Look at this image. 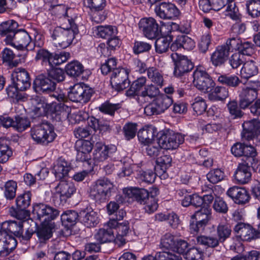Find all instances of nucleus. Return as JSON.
<instances>
[{"mask_svg": "<svg viewBox=\"0 0 260 260\" xmlns=\"http://www.w3.org/2000/svg\"><path fill=\"white\" fill-rule=\"evenodd\" d=\"M32 213L42 222H47L55 219L60 214L56 208L49 205L39 203L33 206Z\"/></svg>", "mask_w": 260, "mask_h": 260, "instance_id": "7", "label": "nucleus"}, {"mask_svg": "<svg viewBox=\"0 0 260 260\" xmlns=\"http://www.w3.org/2000/svg\"><path fill=\"white\" fill-rule=\"evenodd\" d=\"M211 43V36L209 33H205L201 37L198 43L199 50L205 53L209 49Z\"/></svg>", "mask_w": 260, "mask_h": 260, "instance_id": "63", "label": "nucleus"}, {"mask_svg": "<svg viewBox=\"0 0 260 260\" xmlns=\"http://www.w3.org/2000/svg\"><path fill=\"white\" fill-rule=\"evenodd\" d=\"M120 108L119 104H114L107 102L99 107V110L105 114L114 116L115 112Z\"/></svg>", "mask_w": 260, "mask_h": 260, "instance_id": "62", "label": "nucleus"}, {"mask_svg": "<svg viewBox=\"0 0 260 260\" xmlns=\"http://www.w3.org/2000/svg\"><path fill=\"white\" fill-rule=\"evenodd\" d=\"M79 218L88 228L94 226L99 223L97 214L91 208H87L81 211L79 213Z\"/></svg>", "mask_w": 260, "mask_h": 260, "instance_id": "29", "label": "nucleus"}, {"mask_svg": "<svg viewBox=\"0 0 260 260\" xmlns=\"http://www.w3.org/2000/svg\"><path fill=\"white\" fill-rule=\"evenodd\" d=\"M23 221H7L4 222L1 225V230L7 234H13L18 237L23 229Z\"/></svg>", "mask_w": 260, "mask_h": 260, "instance_id": "31", "label": "nucleus"}, {"mask_svg": "<svg viewBox=\"0 0 260 260\" xmlns=\"http://www.w3.org/2000/svg\"><path fill=\"white\" fill-rule=\"evenodd\" d=\"M31 194L30 191L25 192L19 195L16 199V204L17 208L26 209L30 204Z\"/></svg>", "mask_w": 260, "mask_h": 260, "instance_id": "54", "label": "nucleus"}, {"mask_svg": "<svg viewBox=\"0 0 260 260\" xmlns=\"http://www.w3.org/2000/svg\"><path fill=\"white\" fill-rule=\"evenodd\" d=\"M147 74L148 78L150 79L152 82L156 84L158 86H162L164 82L163 76L157 69L154 67L149 68L147 70Z\"/></svg>", "mask_w": 260, "mask_h": 260, "instance_id": "51", "label": "nucleus"}, {"mask_svg": "<svg viewBox=\"0 0 260 260\" xmlns=\"http://www.w3.org/2000/svg\"><path fill=\"white\" fill-rule=\"evenodd\" d=\"M73 25L72 29L62 27H56L54 29L51 37L56 45L66 48L73 43L76 36L79 33L78 25Z\"/></svg>", "mask_w": 260, "mask_h": 260, "instance_id": "2", "label": "nucleus"}, {"mask_svg": "<svg viewBox=\"0 0 260 260\" xmlns=\"http://www.w3.org/2000/svg\"><path fill=\"white\" fill-rule=\"evenodd\" d=\"M146 82V78L144 77H140L134 81L131 85L130 88L126 91V94L127 96L133 97L137 96L138 97L141 93V90L145 86Z\"/></svg>", "mask_w": 260, "mask_h": 260, "instance_id": "36", "label": "nucleus"}, {"mask_svg": "<svg viewBox=\"0 0 260 260\" xmlns=\"http://www.w3.org/2000/svg\"><path fill=\"white\" fill-rule=\"evenodd\" d=\"M113 183L107 178L97 180L91 187L90 197L95 202H105L111 194Z\"/></svg>", "mask_w": 260, "mask_h": 260, "instance_id": "3", "label": "nucleus"}, {"mask_svg": "<svg viewBox=\"0 0 260 260\" xmlns=\"http://www.w3.org/2000/svg\"><path fill=\"white\" fill-rule=\"evenodd\" d=\"M191 218H196L197 220L207 225L211 218V209L209 207H203L191 216Z\"/></svg>", "mask_w": 260, "mask_h": 260, "instance_id": "50", "label": "nucleus"}, {"mask_svg": "<svg viewBox=\"0 0 260 260\" xmlns=\"http://www.w3.org/2000/svg\"><path fill=\"white\" fill-rule=\"evenodd\" d=\"M139 27L145 37L153 39L161 32V28L156 20L152 17L142 18L139 23Z\"/></svg>", "mask_w": 260, "mask_h": 260, "instance_id": "10", "label": "nucleus"}, {"mask_svg": "<svg viewBox=\"0 0 260 260\" xmlns=\"http://www.w3.org/2000/svg\"><path fill=\"white\" fill-rule=\"evenodd\" d=\"M158 145L166 150L175 149L184 141V136L172 131H160L158 133Z\"/></svg>", "mask_w": 260, "mask_h": 260, "instance_id": "4", "label": "nucleus"}, {"mask_svg": "<svg viewBox=\"0 0 260 260\" xmlns=\"http://www.w3.org/2000/svg\"><path fill=\"white\" fill-rule=\"evenodd\" d=\"M258 72V66L256 63L252 60L246 61L240 71L241 77L245 79L257 75Z\"/></svg>", "mask_w": 260, "mask_h": 260, "instance_id": "34", "label": "nucleus"}, {"mask_svg": "<svg viewBox=\"0 0 260 260\" xmlns=\"http://www.w3.org/2000/svg\"><path fill=\"white\" fill-rule=\"evenodd\" d=\"M47 70V75L49 77L54 81L59 82L64 80L65 78V74L63 70L60 68H55V67L51 68H46Z\"/></svg>", "mask_w": 260, "mask_h": 260, "instance_id": "57", "label": "nucleus"}, {"mask_svg": "<svg viewBox=\"0 0 260 260\" xmlns=\"http://www.w3.org/2000/svg\"><path fill=\"white\" fill-rule=\"evenodd\" d=\"M96 149L94 153V158L100 161L106 160L111 154L116 151L114 145H105L100 143L96 144Z\"/></svg>", "mask_w": 260, "mask_h": 260, "instance_id": "30", "label": "nucleus"}, {"mask_svg": "<svg viewBox=\"0 0 260 260\" xmlns=\"http://www.w3.org/2000/svg\"><path fill=\"white\" fill-rule=\"evenodd\" d=\"M125 198L121 195H117L116 197V201H111L107 205V212L109 215L116 213L118 214L119 205L125 201Z\"/></svg>", "mask_w": 260, "mask_h": 260, "instance_id": "55", "label": "nucleus"}, {"mask_svg": "<svg viewBox=\"0 0 260 260\" xmlns=\"http://www.w3.org/2000/svg\"><path fill=\"white\" fill-rule=\"evenodd\" d=\"M67 74L71 77L80 76L84 71L83 65L77 61H74L68 63L66 67Z\"/></svg>", "mask_w": 260, "mask_h": 260, "instance_id": "42", "label": "nucleus"}, {"mask_svg": "<svg viewBox=\"0 0 260 260\" xmlns=\"http://www.w3.org/2000/svg\"><path fill=\"white\" fill-rule=\"evenodd\" d=\"M203 252L199 248L193 247L186 251L185 258L186 260H204Z\"/></svg>", "mask_w": 260, "mask_h": 260, "instance_id": "61", "label": "nucleus"}, {"mask_svg": "<svg viewBox=\"0 0 260 260\" xmlns=\"http://www.w3.org/2000/svg\"><path fill=\"white\" fill-rule=\"evenodd\" d=\"M224 178V172L219 169L212 170L207 174V179L213 184L222 181Z\"/></svg>", "mask_w": 260, "mask_h": 260, "instance_id": "60", "label": "nucleus"}, {"mask_svg": "<svg viewBox=\"0 0 260 260\" xmlns=\"http://www.w3.org/2000/svg\"><path fill=\"white\" fill-rule=\"evenodd\" d=\"M70 56V53L65 51L59 53H52L50 68H54L67 61Z\"/></svg>", "mask_w": 260, "mask_h": 260, "instance_id": "56", "label": "nucleus"}, {"mask_svg": "<svg viewBox=\"0 0 260 260\" xmlns=\"http://www.w3.org/2000/svg\"><path fill=\"white\" fill-rule=\"evenodd\" d=\"M78 217H79V214L77 212L69 210L61 215V220L65 226H70L76 223Z\"/></svg>", "mask_w": 260, "mask_h": 260, "instance_id": "49", "label": "nucleus"}, {"mask_svg": "<svg viewBox=\"0 0 260 260\" xmlns=\"http://www.w3.org/2000/svg\"><path fill=\"white\" fill-rule=\"evenodd\" d=\"M107 229H101L95 234L94 238L101 244L110 242L115 240L114 232L112 228L106 225Z\"/></svg>", "mask_w": 260, "mask_h": 260, "instance_id": "33", "label": "nucleus"}, {"mask_svg": "<svg viewBox=\"0 0 260 260\" xmlns=\"http://www.w3.org/2000/svg\"><path fill=\"white\" fill-rule=\"evenodd\" d=\"M94 91L84 83L76 84L70 88L68 98L73 102L85 104L88 102Z\"/></svg>", "mask_w": 260, "mask_h": 260, "instance_id": "6", "label": "nucleus"}, {"mask_svg": "<svg viewBox=\"0 0 260 260\" xmlns=\"http://www.w3.org/2000/svg\"><path fill=\"white\" fill-rule=\"evenodd\" d=\"M248 13L252 17H257L260 15V1L251 0L247 4Z\"/></svg>", "mask_w": 260, "mask_h": 260, "instance_id": "64", "label": "nucleus"}, {"mask_svg": "<svg viewBox=\"0 0 260 260\" xmlns=\"http://www.w3.org/2000/svg\"><path fill=\"white\" fill-rule=\"evenodd\" d=\"M191 106L197 115L202 114L207 109V104L205 100L200 96L196 97L194 99Z\"/></svg>", "mask_w": 260, "mask_h": 260, "instance_id": "59", "label": "nucleus"}, {"mask_svg": "<svg viewBox=\"0 0 260 260\" xmlns=\"http://www.w3.org/2000/svg\"><path fill=\"white\" fill-rule=\"evenodd\" d=\"M172 103V99L168 95L165 94L158 95L145 107L144 113L149 116L160 114L167 110Z\"/></svg>", "mask_w": 260, "mask_h": 260, "instance_id": "5", "label": "nucleus"}, {"mask_svg": "<svg viewBox=\"0 0 260 260\" xmlns=\"http://www.w3.org/2000/svg\"><path fill=\"white\" fill-rule=\"evenodd\" d=\"M243 156L246 158L244 162L256 165L257 160H256L254 158L256 155L255 148L251 145H247L244 143H243Z\"/></svg>", "mask_w": 260, "mask_h": 260, "instance_id": "48", "label": "nucleus"}, {"mask_svg": "<svg viewBox=\"0 0 260 260\" xmlns=\"http://www.w3.org/2000/svg\"><path fill=\"white\" fill-rule=\"evenodd\" d=\"M33 88L37 92L49 93L56 88V83L47 74L38 75L34 81Z\"/></svg>", "mask_w": 260, "mask_h": 260, "instance_id": "12", "label": "nucleus"}, {"mask_svg": "<svg viewBox=\"0 0 260 260\" xmlns=\"http://www.w3.org/2000/svg\"><path fill=\"white\" fill-rule=\"evenodd\" d=\"M123 193L127 201H136L140 204L146 203L151 197L146 189L138 187L125 188L123 189Z\"/></svg>", "mask_w": 260, "mask_h": 260, "instance_id": "18", "label": "nucleus"}, {"mask_svg": "<svg viewBox=\"0 0 260 260\" xmlns=\"http://www.w3.org/2000/svg\"><path fill=\"white\" fill-rule=\"evenodd\" d=\"M30 125V122L27 118L19 116L15 117V120L9 116H0V127H13L18 132H23Z\"/></svg>", "mask_w": 260, "mask_h": 260, "instance_id": "13", "label": "nucleus"}, {"mask_svg": "<svg viewBox=\"0 0 260 260\" xmlns=\"http://www.w3.org/2000/svg\"><path fill=\"white\" fill-rule=\"evenodd\" d=\"M255 167L256 165L253 164H239L234 174L235 179L242 184L248 183L251 178L250 167L254 168Z\"/></svg>", "mask_w": 260, "mask_h": 260, "instance_id": "21", "label": "nucleus"}, {"mask_svg": "<svg viewBox=\"0 0 260 260\" xmlns=\"http://www.w3.org/2000/svg\"><path fill=\"white\" fill-rule=\"evenodd\" d=\"M71 167L64 159L60 158L54 167L55 176L56 179L60 180L68 174Z\"/></svg>", "mask_w": 260, "mask_h": 260, "instance_id": "35", "label": "nucleus"}, {"mask_svg": "<svg viewBox=\"0 0 260 260\" xmlns=\"http://www.w3.org/2000/svg\"><path fill=\"white\" fill-rule=\"evenodd\" d=\"M157 128L152 125H149L145 128L141 129L138 133V137L140 142L145 144H149L152 143L155 136L158 137Z\"/></svg>", "mask_w": 260, "mask_h": 260, "instance_id": "28", "label": "nucleus"}, {"mask_svg": "<svg viewBox=\"0 0 260 260\" xmlns=\"http://www.w3.org/2000/svg\"><path fill=\"white\" fill-rule=\"evenodd\" d=\"M15 238L0 229V256H7L16 248Z\"/></svg>", "mask_w": 260, "mask_h": 260, "instance_id": "19", "label": "nucleus"}, {"mask_svg": "<svg viewBox=\"0 0 260 260\" xmlns=\"http://www.w3.org/2000/svg\"><path fill=\"white\" fill-rule=\"evenodd\" d=\"M243 137L247 140L252 139L260 134V121L255 119L245 121L242 124Z\"/></svg>", "mask_w": 260, "mask_h": 260, "instance_id": "27", "label": "nucleus"}, {"mask_svg": "<svg viewBox=\"0 0 260 260\" xmlns=\"http://www.w3.org/2000/svg\"><path fill=\"white\" fill-rule=\"evenodd\" d=\"M129 73L128 69L122 68L114 70L110 81L113 88L117 91H121L128 87L130 83L128 79Z\"/></svg>", "mask_w": 260, "mask_h": 260, "instance_id": "11", "label": "nucleus"}, {"mask_svg": "<svg viewBox=\"0 0 260 260\" xmlns=\"http://www.w3.org/2000/svg\"><path fill=\"white\" fill-rule=\"evenodd\" d=\"M12 155V151L10 148L8 141L5 138H0V162H7Z\"/></svg>", "mask_w": 260, "mask_h": 260, "instance_id": "45", "label": "nucleus"}, {"mask_svg": "<svg viewBox=\"0 0 260 260\" xmlns=\"http://www.w3.org/2000/svg\"><path fill=\"white\" fill-rule=\"evenodd\" d=\"M159 93V88L156 86L152 84L146 86L144 87V90L140 94L138 101L139 103H143L146 100H151L158 96Z\"/></svg>", "mask_w": 260, "mask_h": 260, "instance_id": "37", "label": "nucleus"}, {"mask_svg": "<svg viewBox=\"0 0 260 260\" xmlns=\"http://www.w3.org/2000/svg\"><path fill=\"white\" fill-rule=\"evenodd\" d=\"M196 239L198 244L212 248L217 247L220 243L218 238L214 236L202 235Z\"/></svg>", "mask_w": 260, "mask_h": 260, "instance_id": "43", "label": "nucleus"}, {"mask_svg": "<svg viewBox=\"0 0 260 260\" xmlns=\"http://www.w3.org/2000/svg\"><path fill=\"white\" fill-rule=\"evenodd\" d=\"M228 110L232 119L241 118L244 113L241 110L237 102L235 100L230 101L226 105Z\"/></svg>", "mask_w": 260, "mask_h": 260, "instance_id": "47", "label": "nucleus"}, {"mask_svg": "<svg viewBox=\"0 0 260 260\" xmlns=\"http://www.w3.org/2000/svg\"><path fill=\"white\" fill-rule=\"evenodd\" d=\"M234 230L243 241H250L260 238V232L249 224L239 222Z\"/></svg>", "mask_w": 260, "mask_h": 260, "instance_id": "14", "label": "nucleus"}, {"mask_svg": "<svg viewBox=\"0 0 260 260\" xmlns=\"http://www.w3.org/2000/svg\"><path fill=\"white\" fill-rule=\"evenodd\" d=\"M218 81L222 84L232 87H236L241 83L239 77L235 75H222L218 77Z\"/></svg>", "mask_w": 260, "mask_h": 260, "instance_id": "53", "label": "nucleus"}, {"mask_svg": "<svg viewBox=\"0 0 260 260\" xmlns=\"http://www.w3.org/2000/svg\"><path fill=\"white\" fill-rule=\"evenodd\" d=\"M17 188V183L12 180L7 181L2 189L4 190V196L9 201L13 200L16 197V193Z\"/></svg>", "mask_w": 260, "mask_h": 260, "instance_id": "41", "label": "nucleus"}, {"mask_svg": "<svg viewBox=\"0 0 260 260\" xmlns=\"http://www.w3.org/2000/svg\"><path fill=\"white\" fill-rule=\"evenodd\" d=\"M217 238L220 243L224 242L231 235L232 230L228 224H219L216 229Z\"/></svg>", "mask_w": 260, "mask_h": 260, "instance_id": "52", "label": "nucleus"}, {"mask_svg": "<svg viewBox=\"0 0 260 260\" xmlns=\"http://www.w3.org/2000/svg\"><path fill=\"white\" fill-rule=\"evenodd\" d=\"M172 40L173 38L170 35L157 38L155 42L156 52L159 54L166 52L169 50Z\"/></svg>", "mask_w": 260, "mask_h": 260, "instance_id": "40", "label": "nucleus"}, {"mask_svg": "<svg viewBox=\"0 0 260 260\" xmlns=\"http://www.w3.org/2000/svg\"><path fill=\"white\" fill-rule=\"evenodd\" d=\"M94 31L97 37L106 39L117 34V28L111 25H99L95 27Z\"/></svg>", "mask_w": 260, "mask_h": 260, "instance_id": "32", "label": "nucleus"}, {"mask_svg": "<svg viewBox=\"0 0 260 260\" xmlns=\"http://www.w3.org/2000/svg\"><path fill=\"white\" fill-rule=\"evenodd\" d=\"M119 44L120 40L118 38L117 35H116L108 39L107 45L108 47H106L105 44L101 43L98 47V50L100 51L102 55L106 56L108 55V51L109 48L113 50L115 49L116 47H119Z\"/></svg>", "mask_w": 260, "mask_h": 260, "instance_id": "44", "label": "nucleus"}, {"mask_svg": "<svg viewBox=\"0 0 260 260\" xmlns=\"http://www.w3.org/2000/svg\"><path fill=\"white\" fill-rule=\"evenodd\" d=\"M56 196L59 195L60 203H66L68 199L71 198L75 193L76 188L72 182L61 181L55 188Z\"/></svg>", "mask_w": 260, "mask_h": 260, "instance_id": "20", "label": "nucleus"}, {"mask_svg": "<svg viewBox=\"0 0 260 260\" xmlns=\"http://www.w3.org/2000/svg\"><path fill=\"white\" fill-rule=\"evenodd\" d=\"M176 241L174 237L170 233L166 234L161 239L160 247L165 250H172L174 249Z\"/></svg>", "mask_w": 260, "mask_h": 260, "instance_id": "58", "label": "nucleus"}, {"mask_svg": "<svg viewBox=\"0 0 260 260\" xmlns=\"http://www.w3.org/2000/svg\"><path fill=\"white\" fill-rule=\"evenodd\" d=\"M155 12L157 16L163 19H172L179 16L180 12L172 3L162 2L157 5Z\"/></svg>", "mask_w": 260, "mask_h": 260, "instance_id": "17", "label": "nucleus"}, {"mask_svg": "<svg viewBox=\"0 0 260 260\" xmlns=\"http://www.w3.org/2000/svg\"><path fill=\"white\" fill-rule=\"evenodd\" d=\"M36 52L35 60L40 61L43 66L50 68L52 53L44 48H38Z\"/></svg>", "mask_w": 260, "mask_h": 260, "instance_id": "39", "label": "nucleus"}, {"mask_svg": "<svg viewBox=\"0 0 260 260\" xmlns=\"http://www.w3.org/2000/svg\"><path fill=\"white\" fill-rule=\"evenodd\" d=\"M226 193L238 204H245L250 199V196L245 188L236 186L230 188Z\"/></svg>", "mask_w": 260, "mask_h": 260, "instance_id": "26", "label": "nucleus"}, {"mask_svg": "<svg viewBox=\"0 0 260 260\" xmlns=\"http://www.w3.org/2000/svg\"><path fill=\"white\" fill-rule=\"evenodd\" d=\"M229 96L228 89L223 86H217L208 95L211 101H223Z\"/></svg>", "mask_w": 260, "mask_h": 260, "instance_id": "46", "label": "nucleus"}, {"mask_svg": "<svg viewBox=\"0 0 260 260\" xmlns=\"http://www.w3.org/2000/svg\"><path fill=\"white\" fill-rule=\"evenodd\" d=\"M13 84L20 91H24L30 87V81L28 73L24 69L17 68L12 74Z\"/></svg>", "mask_w": 260, "mask_h": 260, "instance_id": "16", "label": "nucleus"}, {"mask_svg": "<svg viewBox=\"0 0 260 260\" xmlns=\"http://www.w3.org/2000/svg\"><path fill=\"white\" fill-rule=\"evenodd\" d=\"M125 215L126 213L122 209L119 210L118 214H116V218L110 219L107 222V226L108 227L112 228L113 230L116 231L117 238H118V237H120L122 239V237L126 236L129 231V228L128 221H125L122 223L118 222V221L122 220Z\"/></svg>", "mask_w": 260, "mask_h": 260, "instance_id": "15", "label": "nucleus"}, {"mask_svg": "<svg viewBox=\"0 0 260 260\" xmlns=\"http://www.w3.org/2000/svg\"><path fill=\"white\" fill-rule=\"evenodd\" d=\"M193 83L200 90L204 92L211 91L215 83L205 70L197 68L193 73Z\"/></svg>", "mask_w": 260, "mask_h": 260, "instance_id": "8", "label": "nucleus"}, {"mask_svg": "<svg viewBox=\"0 0 260 260\" xmlns=\"http://www.w3.org/2000/svg\"><path fill=\"white\" fill-rule=\"evenodd\" d=\"M18 27V23L13 20H9L0 24V35L6 37L4 41L7 44L12 40V38L17 31Z\"/></svg>", "mask_w": 260, "mask_h": 260, "instance_id": "24", "label": "nucleus"}, {"mask_svg": "<svg viewBox=\"0 0 260 260\" xmlns=\"http://www.w3.org/2000/svg\"><path fill=\"white\" fill-rule=\"evenodd\" d=\"M171 57L175 64L174 74L176 77H181L190 72L193 68L191 60L185 55L174 52Z\"/></svg>", "mask_w": 260, "mask_h": 260, "instance_id": "9", "label": "nucleus"}, {"mask_svg": "<svg viewBox=\"0 0 260 260\" xmlns=\"http://www.w3.org/2000/svg\"><path fill=\"white\" fill-rule=\"evenodd\" d=\"M229 55V47L227 46H219L211 54L210 60L214 67H220L224 64Z\"/></svg>", "mask_w": 260, "mask_h": 260, "instance_id": "23", "label": "nucleus"}, {"mask_svg": "<svg viewBox=\"0 0 260 260\" xmlns=\"http://www.w3.org/2000/svg\"><path fill=\"white\" fill-rule=\"evenodd\" d=\"M38 241L40 243H45L52 236V229L47 224H42L36 231Z\"/></svg>", "mask_w": 260, "mask_h": 260, "instance_id": "38", "label": "nucleus"}, {"mask_svg": "<svg viewBox=\"0 0 260 260\" xmlns=\"http://www.w3.org/2000/svg\"><path fill=\"white\" fill-rule=\"evenodd\" d=\"M257 90L255 88L244 89L240 95L239 105L242 109H245L251 106L256 100Z\"/></svg>", "mask_w": 260, "mask_h": 260, "instance_id": "25", "label": "nucleus"}, {"mask_svg": "<svg viewBox=\"0 0 260 260\" xmlns=\"http://www.w3.org/2000/svg\"><path fill=\"white\" fill-rule=\"evenodd\" d=\"M31 136L37 144L47 145L56 137L53 126L48 122H43L33 126L30 131Z\"/></svg>", "mask_w": 260, "mask_h": 260, "instance_id": "1", "label": "nucleus"}, {"mask_svg": "<svg viewBox=\"0 0 260 260\" xmlns=\"http://www.w3.org/2000/svg\"><path fill=\"white\" fill-rule=\"evenodd\" d=\"M11 40L7 44L13 46L20 50L26 48L31 41L30 37L24 30H17Z\"/></svg>", "mask_w": 260, "mask_h": 260, "instance_id": "22", "label": "nucleus"}]
</instances>
